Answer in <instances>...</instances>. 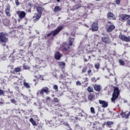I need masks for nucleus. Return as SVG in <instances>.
Masks as SVG:
<instances>
[{
  "label": "nucleus",
  "mask_w": 130,
  "mask_h": 130,
  "mask_svg": "<svg viewBox=\"0 0 130 130\" xmlns=\"http://www.w3.org/2000/svg\"><path fill=\"white\" fill-rule=\"evenodd\" d=\"M60 8L59 6H55L54 9V13H58L60 11Z\"/></svg>",
  "instance_id": "393cba45"
},
{
  "label": "nucleus",
  "mask_w": 130,
  "mask_h": 130,
  "mask_svg": "<svg viewBox=\"0 0 130 130\" xmlns=\"http://www.w3.org/2000/svg\"><path fill=\"white\" fill-rule=\"evenodd\" d=\"M108 24H110V25H111V24H112V22H111V21H108Z\"/></svg>",
  "instance_id": "5fc2aeb1"
},
{
  "label": "nucleus",
  "mask_w": 130,
  "mask_h": 130,
  "mask_svg": "<svg viewBox=\"0 0 130 130\" xmlns=\"http://www.w3.org/2000/svg\"><path fill=\"white\" fill-rule=\"evenodd\" d=\"M38 83V82H36V85H37Z\"/></svg>",
  "instance_id": "69168bd1"
},
{
  "label": "nucleus",
  "mask_w": 130,
  "mask_h": 130,
  "mask_svg": "<svg viewBox=\"0 0 130 130\" xmlns=\"http://www.w3.org/2000/svg\"><path fill=\"white\" fill-rule=\"evenodd\" d=\"M29 121L30 122H31L32 125H34V126H37V124L36 123V122L35 121V120H34L33 118H30L29 119Z\"/></svg>",
  "instance_id": "4be33fe9"
},
{
  "label": "nucleus",
  "mask_w": 130,
  "mask_h": 130,
  "mask_svg": "<svg viewBox=\"0 0 130 130\" xmlns=\"http://www.w3.org/2000/svg\"><path fill=\"white\" fill-rule=\"evenodd\" d=\"M115 29V26L113 24L107 25L106 31L108 33L112 32Z\"/></svg>",
  "instance_id": "1a4fd4ad"
},
{
  "label": "nucleus",
  "mask_w": 130,
  "mask_h": 130,
  "mask_svg": "<svg viewBox=\"0 0 130 130\" xmlns=\"http://www.w3.org/2000/svg\"><path fill=\"white\" fill-rule=\"evenodd\" d=\"M94 67L96 70H98L100 68V64H99V63H96L95 64Z\"/></svg>",
  "instance_id": "473e14b6"
},
{
  "label": "nucleus",
  "mask_w": 130,
  "mask_h": 130,
  "mask_svg": "<svg viewBox=\"0 0 130 130\" xmlns=\"http://www.w3.org/2000/svg\"><path fill=\"white\" fill-rule=\"evenodd\" d=\"M112 124H113V122L112 121L107 122V125H108V126H110V125H112Z\"/></svg>",
  "instance_id": "f704fd0d"
},
{
  "label": "nucleus",
  "mask_w": 130,
  "mask_h": 130,
  "mask_svg": "<svg viewBox=\"0 0 130 130\" xmlns=\"http://www.w3.org/2000/svg\"><path fill=\"white\" fill-rule=\"evenodd\" d=\"M15 4L16 6H20V3L19 2V0H15Z\"/></svg>",
  "instance_id": "79ce46f5"
},
{
  "label": "nucleus",
  "mask_w": 130,
  "mask_h": 130,
  "mask_svg": "<svg viewBox=\"0 0 130 130\" xmlns=\"http://www.w3.org/2000/svg\"><path fill=\"white\" fill-rule=\"evenodd\" d=\"M120 2L121 0H116L115 3L116 5H120Z\"/></svg>",
  "instance_id": "a19ab883"
},
{
  "label": "nucleus",
  "mask_w": 130,
  "mask_h": 130,
  "mask_svg": "<svg viewBox=\"0 0 130 130\" xmlns=\"http://www.w3.org/2000/svg\"><path fill=\"white\" fill-rule=\"evenodd\" d=\"M63 29V26H58L56 29L51 31L50 33L47 34L46 36H45V39H47L50 36H52V37H54V36H56L57 34H59V32L61 31Z\"/></svg>",
  "instance_id": "f257e3e1"
},
{
  "label": "nucleus",
  "mask_w": 130,
  "mask_h": 130,
  "mask_svg": "<svg viewBox=\"0 0 130 130\" xmlns=\"http://www.w3.org/2000/svg\"><path fill=\"white\" fill-rule=\"evenodd\" d=\"M99 103L102 105V107H103V108H106V107H108V103L105 101L100 100H99Z\"/></svg>",
  "instance_id": "ddd939ff"
},
{
  "label": "nucleus",
  "mask_w": 130,
  "mask_h": 130,
  "mask_svg": "<svg viewBox=\"0 0 130 130\" xmlns=\"http://www.w3.org/2000/svg\"><path fill=\"white\" fill-rule=\"evenodd\" d=\"M3 24L5 26H9L10 25V20L8 19V18L4 19Z\"/></svg>",
  "instance_id": "6ab92c4d"
},
{
  "label": "nucleus",
  "mask_w": 130,
  "mask_h": 130,
  "mask_svg": "<svg viewBox=\"0 0 130 130\" xmlns=\"http://www.w3.org/2000/svg\"><path fill=\"white\" fill-rule=\"evenodd\" d=\"M94 89L95 91H97V92H99V91H100V90H101L100 86L98 85L97 84H96L94 86Z\"/></svg>",
  "instance_id": "5701e85b"
},
{
  "label": "nucleus",
  "mask_w": 130,
  "mask_h": 130,
  "mask_svg": "<svg viewBox=\"0 0 130 130\" xmlns=\"http://www.w3.org/2000/svg\"><path fill=\"white\" fill-rule=\"evenodd\" d=\"M41 16H42L41 14H39V13H35V15L33 16L34 23H36V22L39 21V19H40Z\"/></svg>",
  "instance_id": "2eb2a0df"
},
{
  "label": "nucleus",
  "mask_w": 130,
  "mask_h": 130,
  "mask_svg": "<svg viewBox=\"0 0 130 130\" xmlns=\"http://www.w3.org/2000/svg\"><path fill=\"white\" fill-rule=\"evenodd\" d=\"M99 29V26H98V22H94L91 24V27L90 28V30L92 31V32H96V31H98Z\"/></svg>",
  "instance_id": "0eeeda50"
},
{
  "label": "nucleus",
  "mask_w": 130,
  "mask_h": 130,
  "mask_svg": "<svg viewBox=\"0 0 130 130\" xmlns=\"http://www.w3.org/2000/svg\"><path fill=\"white\" fill-rule=\"evenodd\" d=\"M23 85L25 88H26V89H30V88L31 87L29 83L26 82V81H23Z\"/></svg>",
  "instance_id": "b1692460"
},
{
  "label": "nucleus",
  "mask_w": 130,
  "mask_h": 130,
  "mask_svg": "<svg viewBox=\"0 0 130 130\" xmlns=\"http://www.w3.org/2000/svg\"><path fill=\"white\" fill-rule=\"evenodd\" d=\"M101 0H95V2H100Z\"/></svg>",
  "instance_id": "052dcab7"
},
{
  "label": "nucleus",
  "mask_w": 130,
  "mask_h": 130,
  "mask_svg": "<svg viewBox=\"0 0 130 130\" xmlns=\"http://www.w3.org/2000/svg\"><path fill=\"white\" fill-rule=\"evenodd\" d=\"M101 40L103 43L105 44H110V43H112V41L111 40V38H110L109 36L104 37H102Z\"/></svg>",
  "instance_id": "39448f33"
},
{
  "label": "nucleus",
  "mask_w": 130,
  "mask_h": 130,
  "mask_svg": "<svg viewBox=\"0 0 130 130\" xmlns=\"http://www.w3.org/2000/svg\"><path fill=\"white\" fill-rule=\"evenodd\" d=\"M17 14L19 17L18 19V22H20L21 20H23L26 17V12L25 11H18L17 12Z\"/></svg>",
  "instance_id": "20e7f679"
},
{
  "label": "nucleus",
  "mask_w": 130,
  "mask_h": 130,
  "mask_svg": "<svg viewBox=\"0 0 130 130\" xmlns=\"http://www.w3.org/2000/svg\"><path fill=\"white\" fill-rule=\"evenodd\" d=\"M5 94V91L4 90L0 89V96H3V95Z\"/></svg>",
  "instance_id": "ea45409f"
},
{
  "label": "nucleus",
  "mask_w": 130,
  "mask_h": 130,
  "mask_svg": "<svg viewBox=\"0 0 130 130\" xmlns=\"http://www.w3.org/2000/svg\"><path fill=\"white\" fill-rule=\"evenodd\" d=\"M58 66L61 68V69H63L66 67V62H58Z\"/></svg>",
  "instance_id": "aec40b11"
},
{
  "label": "nucleus",
  "mask_w": 130,
  "mask_h": 130,
  "mask_svg": "<svg viewBox=\"0 0 130 130\" xmlns=\"http://www.w3.org/2000/svg\"><path fill=\"white\" fill-rule=\"evenodd\" d=\"M119 62L120 66H124V61H123V60H122V59H119Z\"/></svg>",
  "instance_id": "72a5a7b5"
},
{
  "label": "nucleus",
  "mask_w": 130,
  "mask_h": 130,
  "mask_svg": "<svg viewBox=\"0 0 130 130\" xmlns=\"http://www.w3.org/2000/svg\"><path fill=\"white\" fill-rule=\"evenodd\" d=\"M22 71V69L20 68V67L16 68L14 69V72L15 73H19V72H21Z\"/></svg>",
  "instance_id": "cd10ccee"
},
{
  "label": "nucleus",
  "mask_w": 130,
  "mask_h": 130,
  "mask_svg": "<svg viewBox=\"0 0 130 130\" xmlns=\"http://www.w3.org/2000/svg\"><path fill=\"white\" fill-rule=\"evenodd\" d=\"M113 92L112 93V96L111 99L112 102L115 103V101L117 99H118L119 94H120V90L116 86H113Z\"/></svg>",
  "instance_id": "f03ea898"
},
{
  "label": "nucleus",
  "mask_w": 130,
  "mask_h": 130,
  "mask_svg": "<svg viewBox=\"0 0 130 130\" xmlns=\"http://www.w3.org/2000/svg\"><path fill=\"white\" fill-rule=\"evenodd\" d=\"M37 11L39 13L40 15H42V13L43 12V8L42 7L39 6L37 8Z\"/></svg>",
  "instance_id": "a211bd4d"
},
{
  "label": "nucleus",
  "mask_w": 130,
  "mask_h": 130,
  "mask_svg": "<svg viewBox=\"0 0 130 130\" xmlns=\"http://www.w3.org/2000/svg\"><path fill=\"white\" fill-rule=\"evenodd\" d=\"M53 89L54 90H57V89H58V87H57V85H54Z\"/></svg>",
  "instance_id": "c03bdc74"
},
{
  "label": "nucleus",
  "mask_w": 130,
  "mask_h": 130,
  "mask_svg": "<svg viewBox=\"0 0 130 130\" xmlns=\"http://www.w3.org/2000/svg\"><path fill=\"white\" fill-rule=\"evenodd\" d=\"M91 81L93 83H96V82H97V80H96V78L95 77L91 78Z\"/></svg>",
  "instance_id": "4c0bfd02"
},
{
  "label": "nucleus",
  "mask_w": 130,
  "mask_h": 130,
  "mask_svg": "<svg viewBox=\"0 0 130 130\" xmlns=\"http://www.w3.org/2000/svg\"><path fill=\"white\" fill-rule=\"evenodd\" d=\"M94 98V94L91 93L88 96V100H92Z\"/></svg>",
  "instance_id": "c756f323"
},
{
  "label": "nucleus",
  "mask_w": 130,
  "mask_h": 130,
  "mask_svg": "<svg viewBox=\"0 0 130 130\" xmlns=\"http://www.w3.org/2000/svg\"><path fill=\"white\" fill-rule=\"evenodd\" d=\"M54 57L55 59H56V60H59V59H60V58L61 57V54H60V53H59V51H56L55 53Z\"/></svg>",
  "instance_id": "f3484780"
},
{
  "label": "nucleus",
  "mask_w": 130,
  "mask_h": 130,
  "mask_svg": "<svg viewBox=\"0 0 130 130\" xmlns=\"http://www.w3.org/2000/svg\"><path fill=\"white\" fill-rule=\"evenodd\" d=\"M107 17L109 20H116V16L111 12H109L107 13Z\"/></svg>",
  "instance_id": "9b49d317"
},
{
  "label": "nucleus",
  "mask_w": 130,
  "mask_h": 130,
  "mask_svg": "<svg viewBox=\"0 0 130 130\" xmlns=\"http://www.w3.org/2000/svg\"><path fill=\"white\" fill-rule=\"evenodd\" d=\"M15 89L16 90V91H17L18 92H19L20 91V88L18 86H15Z\"/></svg>",
  "instance_id": "49530a36"
},
{
  "label": "nucleus",
  "mask_w": 130,
  "mask_h": 130,
  "mask_svg": "<svg viewBox=\"0 0 130 130\" xmlns=\"http://www.w3.org/2000/svg\"><path fill=\"white\" fill-rule=\"evenodd\" d=\"M91 67H93V66H92L91 64H90Z\"/></svg>",
  "instance_id": "338daca9"
},
{
  "label": "nucleus",
  "mask_w": 130,
  "mask_h": 130,
  "mask_svg": "<svg viewBox=\"0 0 130 130\" xmlns=\"http://www.w3.org/2000/svg\"><path fill=\"white\" fill-rule=\"evenodd\" d=\"M46 100H50V98L49 96H48L46 99Z\"/></svg>",
  "instance_id": "864d4df0"
},
{
  "label": "nucleus",
  "mask_w": 130,
  "mask_h": 130,
  "mask_svg": "<svg viewBox=\"0 0 130 130\" xmlns=\"http://www.w3.org/2000/svg\"><path fill=\"white\" fill-rule=\"evenodd\" d=\"M69 40V46H72L73 45V42H74V39H72V37H70L68 39Z\"/></svg>",
  "instance_id": "412c9836"
},
{
  "label": "nucleus",
  "mask_w": 130,
  "mask_h": 130,
  "mask_svg": "<svg viewBox=\"0 0 130 130\" xmlns=\"http://www.w3.org/2000/svg\"><path fill=\"white\" fill-rule=\"evenodd\" d=\"M119 39L122 40V41H125V42H129L130 41V36L126 37L123 35L122 34H120L118 36Z\"/></svg>",
  "instance_id": "423d86ee"
},
{
  "label": "nucleus",
  "mask_w": 130,
  "mask_h": 130,
  "mask_svg": "<svg viewBox=\"0 0 130 130\" xmlns=\"http://www.w3.org/2000/svg\"><path fill=\"white\" fill-rule=\"evenodd\" d=\"M85 81H88V78L86 77V78H85Z\"/></svg>",
  "instance_id": "13d9d810"
},
{
  "label": "nucleus",
  "mask_w": 130,
  "mask_h": 130,
  "mask_svg": "<svg viewBox=\"0 0 130 130\" xmlns=\"http://www.w3.org/2000/svg\"><path fill=\"white\" fill-rule=\"evenodd\" d=\"M127 24L130 25V19L127 20Z\"/></svg>",
  "instance_id": "8fccbe9b"
},
{
  "label": "nucleus",
  "mask_w": 130,
  "mask_h": 130,
  "mask_svg": "<svg viewBox=\"0 0 130 130\" xmlns=\"http://www.w3.org/2000/svg\"><path fill=\"white\" fill-rule=\"evenodd\" d=\"M20 83H23V82L21 81Z\"/></svg>",
  "instance_id": "774afa93"
},
{
  "label": "nucleus",
  "mask_w": 130,
  "mask_h": 130,
  "mask_svg": "<svg viewBox=\"0 0 130 130\" xmlns=\"http://www.w3.org/2000/svg\"><path fill=\"white\" fill-rule=\"evenodd\" d=\"M130 16L129 15L126 14H121L120 16L121 21H126V20H128L129 19Z\"/></svg>",
  "instance_id": "dca6fc26"
},
{
  "label": "nucleus",
  "mask_w": 130,
  "mask_h": 130,
  "mask_svg": "<svg viewBox=\"0 0 130 130\" xmlns=\"http://www.w3.org/2000/svg\"><path fill=\"white\" fill-rule=\"evenodd\" d=\"M90 112L92 114H95V109L93 107L90 108Z\"/></svg>",
  "instance_id": "2f4dec72"
},
{
  "label": "nucleus",
  "mask_w": 130,
  "mask_h": 130,
  "mask_svg": "<svg viewBox=\"0 0 130 130\" xmlns=\"http://www.w3.org/2000/svg\"><path fill=\"white\" fill-rule=\"evenodd\" d=\"M99 78H98L96 80V81H98V80H99Z\"/></svg>",
  "instance_id": "0e129e2a"
},
{
  "label": "nucleus",
  "mask_w": 130,
  "mask_h": 130,
  "mask_svg": "<svg viewBox=\"0 0 130 130\" xmlns=\"http://www.w3.org/2000/svg\"><path fill=\"white\" fill-rule=\"evenodd\" d=\"M84 61H85V62H87V61H88V59H87L86 58H85V59H84Z\"/></svg>",
  "instance_id": "6e6d98bb"
},
{
  "label": "nucleus",
  "mask_w": 130,
  "mask_h": 130,
  "mask_svg": "<svg viewBox=\"0 0 130 130\" xmlns=\"http://www.w3.org/2000/svg\"><path fill=\"white\" fill-rule=\"evenodd\" d=\"M28 13H31V9H28Z\"/></svg>",
  "instance_id": "4d7b16f0"
},
{
  "label": "nucleus",
  "mask_w": 130,
  "mask_h": 130,
  "mask_svg": "<svg viewBox=\"0 0 130 130\" xmlns=\"http://www.w3.org/2000/svg\"><path fill=\"white\" fill-rule=\"evenodd\" d=\"M11 103H13V104H15V105H17V102L16 100L14 99H12L11 100Z\"/></svg>",
  "instance_id": "c9c22d12"
},
{
  "label": "nucleus",
  "mask_w": 130,
  "mask_h": 130,
  "mask_svg": "<svg viewBox=\"0 0 130 130\" xmlns=\"http://www.w3.org/2000/svg\"><path fill=\"white\" fill-rule=\"evenodd\" d=\"M55 106H58V107H61V104H58L55 105Z\"/></svg>",
  "instance_id": "de8ad7c7"
},
{
  "label": "nucleus",
  "mask_w": 130,
  "mask_h": 130,
  "mask_svg": "<svg viewBox=\"0 0 130 130\" xmlns=\"http://www.w3.org/2000/svg\"><path fill=\"white\" fill-rule=\"evenodd\" d=\"M110 113H111V114H112L113 116L114 115V113H113L111 111H109Z\"/></svg>",
  "instance_id": "603ef678"
},
{
  "label": "nucleus",
  "mask_w": 130,
  "mask_h": 130,
  "mask_svg": "<svg viewBox=\"0 0 130 130\" xmlns=\"http://www.w3.org/2000/svg\"><path fill=\"white\" fill-rule=\"evenodd\" d=\"M7 36H8V34L4 32H0V44L3 43V46H6L7 45L6 43L9 41V38Z\"/></svg>",
  "instance_id": "7ed1b4c3"
},
{
  "label": "nucleus",
  "mask_w": 130,
  "mask_h": 130,
  "mask_svg": "<svg viewBox=\"0 0 130 130\" xmlns=\"http://www.w3.org/2000/svg\"><path fill=\"white\" fill-rule=\"evenodd\" d=\"M28 6H29V7H33V4L31 3H28Z\"/></svg>",
  "instance_id": "09e8293b"
},
{
  "label": "nucleus",
  "mask_w": 130,
  "mask_h": 130,
  "mask_svg": "<svg viewBox=\"0 0 130 130\" xmlns=\"http://www.w3.org/2000/svg\"><path fill=\"white\" fill-rule=\"evenodd\" d=\"M76 85L77 86H81V85H82V83H81V82L78 81L76 82Z\"/></svg>",
  "instance_id": "37998d69"
},
{
  "label": "nucleus",
  "mask_w": 130,
  "mask_h": 130,
  "mask_svg": "<svg viewBox=\"0 0 130 130\" xmlns=\"http://www.w3.org/2000/svg\"><path fill=\"white\" fill-rule=\"evenodd\" d=\"M127 112L128 113H127ZM120 116H121L122 118H125V119H128L130 116V111L129 112L127 111L125 112H123L121 111V112L120 114Z\"/></svg>",
  "instance_id": "6e6552de"
},
{
  "label": "nucleus",
  "mask_w": 130,
  "mask_h": 130,
  "mask_svg": "<svg viewBox=\"0 0 130 130\" xmlns=\"http://www.w3.org/2000/svg\"><path fill=\"white\" fill-rule=\"evenodd\" d=\"M11 11V5L10 4H8L6 6V8L5 9V14L7 17H11V13H10Z\"/></svg>",
  "instance_id": "f8f14e48"
},
{
  "label": "nucleus",
  "mask_w": 130,
  "mask_h": 130,
  "mask_svg": "<svg viewBox=\"0 0 130 130\" xmlns=\"http://www.w3.org/2000/svg\"><path fill=\"white\" fill-rule=\"evenodd\" d=\"M22 53H24V50L22 49H20L19 50V54H22Z\"/></svg>",
  "instance_id": "a18cd8bd"
},
{
  "label": "nucleus",
  "mask_w": 130,
  "mask_h": 130,
  "mask_svg": "<svg viewBox=\"0 0 130 130\" xmlns=\"http://www.w3.org/2000/svg\"><path fill=\"white\" fill-rule=\"evenodd\" d=\"M61 49H62V51H64V52H66L70 49V46L69 44L63 43L61 45Z\"/></svg>",
  "instance_id": "9d476101"
},
{
  "label": "nucleus",
  "mask_w": 130,
  "mask_h": 130,
  "mask_svg": "<svg viewBox=\"0 0 130 130\" xmlns=\"http://www.w3.org/2000/svg\"><path fill=\"white\" fill-rule=\"evenodd\" d=\"M87 91L89 93H92V92H94V89H93V87H91L89 86L87 88Z\"/></svg>",
  "instance_id": "bb28decb"
},
{
  "label": "nucleus",
  "mask_w": 130,
  "mask_h": 130,
  "mask_svg": "<svg viewBox=\"0 0 130 130\" xmlns=\"http://www.w3.org/2000/svg\"><path fill=\"white\" fill-rule=\"evenodd\" d=\"M88 58H89V59H90V58H91V56H89Z\"/></svg>",
  "instance_id": "e2e57ef3"
},
{
  "label": "nucleus",
  "mask_w": 130,
  "mask_h": 130,
  "mask_svg": "<svg viewBox=\"0 0 130 130\" xmlns=\"http://www.w3.org/2000/svg\"><path fill=\"white\" fill-rule=\"evenodd\" d=\"M87 69H88V68L86 66L84 67L82 70V74H84V73H86V72H87Z\"/></svg>",
  "instance_id": "c85d7f7f"
},
{
  "label": "nucleus",
  "mask_w": 130,
  "mask_h": 130,
  "mask_svg": "<svg viewBox=\"0 0 130 130\" xmlns=\"http://www.w3.org/2000/svg\"><path fill=\"white\" fill-rule=\"evenodd\" d=\"M53 102L55 103H58L59 102L58 99H57V98H54L53 99Z\"/></svg>",
  "instance_id": "e433bc0d"
},
{
  "label": "nucleus",
  "mask_w": 130,
  "mask_h": 130,
  "mask_svg": "<svg viewBox=\"0 0 130 130\" xmlns=\"http://www.w3.org/2000/svg\"><path fill=\"white\" fill-rule=\"evenodd\" d=\"M91 74H92V70L89 69L87 71V76H91Z\"/></svg>",
  "instance_id": "58836bf2"
},
{
  "label": "nucleus",
  "mask_w": 130,
  "mask_h": 130,
  "mask_svg": "<svg viewBox=\"0 0 130 130\" xmlns=\"http://www.w3.org/2000/svg\"><path fill=\"white\" fill-rule=\"evenodd\" d=\"M75 112H76V113L78 114H81V113H82L83 112V110L80 108H78L76 110Z\"/></svg>",
  "instance_id": "a878e982"
},
{
  "label": "nucleus",
  "mask_w": 130,
  "mask_h": 130,
  "mask_svg": "<svg viewBox=\"0 0 130 130\" xmlns=\"http://www.w3.org/2000/svg\"><path fill=\"white\" fill-rule=\"evenodd\" d=\"M44 93H46V94H48V93H49V88L48 87H43L40 90V94H41V95H43Z\"/></svg>",
  "instance_id": "4468645a"
},
{
  "label": "nucleus",
  "mask_w": 130,
  "mask_h": 130,
  "mask_svg": "<svg viewBox=\"0 0 130 130\" xmlns=\"http://www.w3.org/2000/svg\"><path fill=\"white\" fill-rule=\"evenodd\" d=\"M15 73H16V72H15V70H14V71H11V74H15Z\"/></svg>",
  "instance_id": "3c124183"
},
{
  "label": "nucleus",
  "mask_w": 130,
  "mask_h": 130,
  "mask_svg": "<svg viewBox=\"0 0 130 130\" xmlns=\"http://www.w3.org/2000/svg\"><path fill=\"white\" fill-rule=\"evenodd\" d=\"M56 1H57L58 3H59V2H60V0H56Z\"/></svg>",
  "instance_id": "bf43d9fd"
},
{
  "label": "nucleus",
  "mask_w": 130,
  "mask_h": 130,
  "mask_svg": "<svg viewBox=\"0 0 130 130\" xmlns=\"http://www.w3.org/2000/svg\"><path fill=\"white\" fill-rule=\"evenodd\" d=\"M22 67H23L24 70H30V67H29L27 65L23 64Z\"/></svg>",
  "instance_id": "7c9ffc66"
},
{
  "label": "nucleus",
  "mask_w": 130,
  "mask_h": 130,
  "mask_svg": "<svg viewBox=\"0 0 130 130\" xmlns=\"http://www.w3.org/2000/svg\"><path fill=\"white\" fill-rule=\"evenodd\" d=\"M33 81L34 82H36V79H34Z\"/></svg>",
  "instance_id": "680f3d73"
}]
</instances>
